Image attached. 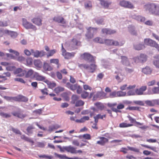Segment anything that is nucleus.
Returning a JSON list of instances; mask_svg holds the SVG:
<instances>
[{"mask_svg":"<svg viewBox=\"0 0 159 159\" xmlns=\"http://www.w3.org/2000/svg\"><path fill=\"white\" fill-rule=\"evenodd\" d=\"M144 8L149 13L159 16V5L153 3H149L144 6Z\"/></svg>","mask_w":159,"mask_h":159,"instance_id":"nucleus-1","label":"nucleus"},{"mask_svg":"<svg viewBox=\"0 0 159 159\" xmlns=\"http://www.w3.org/2000/svg\"><path fill=\"white\" fill-rule=\"evenodd\" d=\"M81 69H84L88 70L89 73H93L97 68V66L94 63L91 64L90 65L85 64H80L78 65Z\"/></svg>","mask_w":159,"mask_h":159,"instance_id":"nucleus-2","label":"nucleus"},{"mask_svg":"<svg viewBox=\"0 0 159 159\" xmlns=\"http://www.w3.org/2000/svg\"><path fill=\"white\" fill-rule=\"evenodd\" d=\"M98 28L89 27L87 29V31L85 34L86 39H92L94 37V34L97 33Z\"/></svg>","mask_w":159,"mask_h":159,"instance_id":"nucleus-3","label":"nucleus"},{"mask_svg":"<svg viewBox=\"0 0 159 159\" xmlns=\"http://www.w3.org/2000/svg\"><path fill=\"white\" fill-rule=\"evenodd\" d=\"M53 20L58 23L61 24V26L64 27H66V21L61 16L57 15L54 16L53 18Z\"/></svg>","mask_w":159,"mask_h":159,"instance_id":"nucleus-4","label":"nucleus"},{"mask_svg":"<svg viewBox=\"0 0 159 159\" xmlns=\"http://www.w3.org/2000/svg\"><path fill=\"white\" fill-rule=\"evenodd\" d=\"M82 59L88 62H94L95 59L93 56L88 53H84L80 55Z\"/></svg>","mask_w":159,"mask_h":159,"instance_id":"nucleus-5","label":"nucleus"},{"mask_svg":"<svg viewBox=\"0 0 159 159\" xmlns=\"http://www.w3.org/2000/svg\"><path fill=\"white\" fill-rule=\"evenodd\" d=\"M22 25L26 29H31L34 30L37 29L36 27L31 23L27 21V20L24 18L22 19Z\"/></svg>","mask_w":159,"mask_h":159,"instance_id":"nucleus-6","label":"nucleus"},{"mask_svg":"<svg viewBox=\"0 0 159 159\" xmlns=\"http://www.w3.org/2000/svg\"><path fill=\"white\" fill-rule=\"evenodd\" d=\"M134 59L135 63H143L147 60V56L144 54H141L139 56L134 57Z\"/></svg>","mask_w":159,"mask_h":159,"instance_id":"nucleus-7","label":"nucleus"},{"mask_svg":"<svg viewBox=\"0 0 159 159\" xmlns=\"http://www.w3.org/2000/svg\"><path fill=\"white\" fill-rule=\"evenodd\" d=\"M104 43L107 46H122L124 44V43L120 44L119 42L117 41L113 40L112 39H106L104 40Z\"/></svg>","mask_w":159,"mask_h":159,"instance_id":"nucleus-8","label":"nucleus"},{"mask_svg":"<svg viewBox=\"0 0 159 159\" xmlns=\"http://www.w3.org/2000/svg\"><path fill=\"white\" fill-rule=\"evenodd\" d=\"M120 5L125 8L133 9L134 8L133 5L131 2L125 0H122L120 2Z\"/></svg>","mask_w":159,"mask_h":159,"instance_id":"nucleus-9","label":"nucleus"},{"mask_svg":"<svg viewBox=\"0 0 159 159\" xmlns=\"http://www.w3.org/2000/svg\"><path fill=\"white\" fill-rule=\"evenodd\" d=\"M44 48L45 50L48 52L46 54L47 57L48 58L52 56L57 52V50L55 49L49 50L50 49L49 47L47 46H45Z\"/></svg>","mask_w":159,"mask_h":159,"instance_id":"nucleus-10","label":"nucleus"},{"mask_svg":"<svg viewBox=\"0 0 159 159\" xmlns=\"http://www.w3.org/2000/svg\"><path fill=\"white\" fill-rule=\"evenodd\" d=\"M70 46L74 49H77V47L81 45V42L75 39H73L71 41Z\"/></svg>","mask_w":159,"mask_h":159,"instance_id":"nucleus-11","label":"nucleus"},{"mask_svg":"<svg viewBox=\"0 0 159 159\" xmlns=\"http://www.w3.org/2000/svg\"><path fill=\"white\" fill-rule=\"evenodd\" d=\"M147 89L146 86H143L139 88L136 89L135 91V93L137 95H142L144 94V92Z\"/></svg>","mask_w":159,"mask_h":159,"instance_id":"nucleus-12","label":"nucleus"},{"mask_svg":"<svg viewBox=\"0 0 159 159\" xmlns=\"http://www.w3.org/2000/svg\"><path fill=\"white\" fill-rule=\"evenodd\" d=\"M11 114L14 116L21 119L24 118L26 116V115L23 114L22 111L20 109L17 111L12 112Z\"/></svg>","mask_w":159,"mask_h":159,"instance_id":"nucleus-13","label":"nucleus"},{"mask_svg":"<svg viewBox=\"0 0 159 159\" xmlns=\"http://www.w3.org/2000/svg\"><path fill=\"white\" fill-rule=\"evenodd\" d=\"M26 73V71L21 68H18L16 69L14 72L15 75H17V76L22 77L24 76Z\"/></svg>","mask_w":159,"mask_h":159,"instance_id":"nucleus-14","label":"nucleus"},{"mask_svg":"<svg viewBox=\"0 0 159 159\" xmlns=\"http://www.w3.org/2000/svg\"><path fill=\"white\" fill-rule=\"evenodd\" d=\"M98 138L100 139V140L97 141L96 143L101 146H104L109 141L108 139L104 137H98Z\"/></svg>","mask_w":159,"mask_h":159,"instance_id":"nucleus-15","label":"nucleus"},{"mask_svg":"<svg viewBox=\"0 0 159 159\" xmlns=\"http://www.w3.org/2000/svg\"><path fill=\"white\" fill-rule=\"evenodd\" d=\"M28 99L26 97L22 95H19L15 97V101L19 102H27L28 101Z\"/></svg>","mask_w":159,"mask_h":159,"instance_id":"nucleus-16","label":"nucleus"},{"mask_svg":"<svg viewBox=\"0 0 159 159\" xmlns=\"http://www.w3.org/2000/svg\"><path fill=\"white\" fill-rule=\"evenodd\" d=\"M102 34L106 35H111L116 32V31L115 30L106 28L102 29Z\"/></svg>","mask_w":159,"mask_h":159,"instance_id":"nucleus-17","label":"nucleus"},{"mask_svg":"<svg viewBox=\"0 0 159 159\" xmlns=\"http://www.w3.org/2000/svg\"><path fill=\"white\" fill-rule=\"evenodd\" d=\"M31 21L34 24L38 26H40L42 25V20L39 17H34L33 18Z\"/></svg>","mask_w":159,"mask_h":159,"instance_id":"nucleus-18","label":"nucleus"},{"mask_svg":"<svg viewBox=\"0 0 159 159\" xmlns=\"http://www.w3.org/2000/svg\"><path fill=\"white\" fill-rule=\"evenodd\" d=\"M122 64L125 66H129L130 65V62L127 57L125 56H121Z\"/></svg>","mask_w":159,"mask_h":159,"instance_id":"nucleus-19","label":"nucleus"},{"mask_svg":"<svg viewBox=\"0 0 159 159\" xmlns=\"http://www.w3.org/2000/svg\"><path fill=\"white\" fill-rule=\"evenodd\" d=\"M78 84H72L69 82H67L66 85V86L72 91L75 90L78 88Z\"/></svg>","mask_w":159,"mask_h":159,"instance_id":"nucleus-20","label":"nucleus"},{"mask_svg":"<svg viewBox=\"0 0 159 159\" xmlns=\"http://www.w3.org/2000/svg\"><path fill=\"white\" fill-rule=\"evenodd\" d=\"M125 107V105L121 103H120L118 105L117 108H112V111L116 113L120 112L121 111L120 110L123 109Z\"/></svg>","mask_w":159,"mask_h":159,"instance_id":"nucleus-21","label":"nucleus"},{"mask_svg":"<svg viewBox=\"0 0 159 159\" xmlns=\"http://www.w3.org/2000/svg\"><path fill=\"white\" fill-rule=\"evenodd\" d=\"M111 3V2L110 1L104 0H102L100 2L101 5L105 8H108Z\"/></svg>","mask_w":159,"mask_h":159,"instance_id":"nucleus-22","label":"nucleus"},{"mask_svg":"<svg viewBox=\"0 0 159 159\" xmlns=\"http://www.w3.org/2000/svg\"><path fill=\"white\" fill-rule=\"evenodd\" d=\"M34 77L36 80L38 81H44L47 79H45V77L40 75L39 73L36 72L34 75Z\"/></svg>","mask_w":159,"mask_h":159,"instance_id":"nucleus-23","label":"nucleus"},{"mask_svg":"<svg viewBox=\"0 0 159 159\" xmlns=\"http://www.w3.org/2000/svg\"><path fill=\"white\" fill-rule=\"evenodd\" d=\"M44 82L46 83L48 85V87L50 89H52L56 86V84L54 82H51L48 80H45Z\"/></svg>","mask_w":159,"mask_h":159,"instance_id":"nucleus-24","label":"nucleus"},{"mask_svg":"<svg viewBox=\"0 0 159 159\" xmlns=\"http://www.w3.org/2000/svg\"><path fill=\"white\" fill-rule=\"evenodd\" d=\"M154 58L155 59L153 61V64L156 68H159V55L155 56Z\"/></svg>","mask_w":159,"mask_h":159,"instance_id":"nucleus-25","label":"nucleus"},{"mask_svg":"<svg viewBox=\"0 0 159 159\" xmlns=\"http://www.w3.org/2000/svg\"><path fill=\"white\" fill-rule=\"evenodd\" d=\"M65 149L68 152H70L71 153H76L75 148L72 146H69L65 148Z\"/></svg>","mask_w":159,"mask_h":159,"instance_id":"nucleus-26","label":"nucleus"},{"mask_svg":"<svg viewBox=\"0 0 159 159\" xmlns=\"http://www.w3.org/2000/svg\"><path fill=\"white\" fill-rule=\"evenodd\" d=\"M43 68L45 71H51L53 70V68L47 63H44Z\"/></svg>","mask_w":159,"mask_h":159,"instance_id":"nucleus-27","label":"nucleus"},{"mask_svg":"<svg viewBox=\"0 0 159 159\" xmlns=\"http://www.w3.org/2000/svg\"><path fill=\"white\" fill-rule=\"evenodd\" d=\"M75 53L74 52H72L71 53L67 52L63 56L65 59H69L71 57H73Z\"/></svg>","mask_w":159,"mask_h":159,"instance_id":"nucleus-28","label":"nucleus"},{"mask_svg":"<svg viewBox=\"0 0 159 159\" xmlns=\"http://www.w3.org/2000/svg\"><path fill=\"white\" fill-rule=\"evenodd\" d=\"M106 117V115L104 114L102 115H101V114H98L96 115V116H94L93 118L94 120V121H96V122L98 121V119H101L103 120V118H105Z\"/></svg>","mask_w":159,"mask_h":159,"instance_id":"nucleus-29","label":"nucleus"},{"mask_svg":"<svg viewBox=\"0 0 159 159\" xmlns=\"http://www.w3.org/2000/svg\"><path fill=\"white\" fill-rule=\"evenodd\" d=\"M94 42L100 44H104V40L100 37H97L93 39Z\"/></svg>","mask_w":159,"mask_h":159,"instance_id":"nucleus-30","label":"nucleus"},{"mask_svg":"<svg viewBox=\"0 0 159 159\" xmlns=\"http://www.w3.org/2000/svg\"><path fill=\"white\" fill-rule=\"evenodd\" d=\"M157 100H147L145 102V103L150 106H155L157 103Z\"/></svg>","mask_w":159,"mask_h":159,"instance_id":"nucleus-31","label":"nucleus"},{"mask_svg":"<svg viewBox=\"0 0 159 159\" xmlns=\"http://www.w3.org/2000/svg\"><path fill=\"white\" fill-rule=\"evenodd\" d=\"M142 72L145 74H150L152 72L151 69L148 66H146L142 69Z\"/></svg>","mask_w":159,"mask_h":159,"instance_id":"nucleus-32","label":"nucleus"},{"mask_svg":"<svg viewBox=\"0 0 159 159\" xmlns=\"http://www.w3.org/2000/svg\"><path fill=\"white\" fill-rule=\"evenodd\" d=\"M84 6L86 9H91L92 7L91 2L89 0L86 1L84 3Z\"/></svg>","mask_w":159,"mask_h":159,"instance_id":"nucleus-33","label":"nucleus"},{"mask_svg":"<svg viewBox=\"0 0 159 159\" xmlns=\"http://www.w3.org/2000/svg\"><path fill=\"white\" fill-rule=\"evenodd\" d=\"M133 125L132 124L127 123L125 122H122L119 124V127L120 128H126L132 126Z\"/></svg>","mask_w":159,"mask_h":159,"instance_id":"nucleus-34","label":"nucleus"},{"mask_svg":"<svg viewBox=\"0 0 159 159\" xmlns=\"http://www.w3.org/2000/svg\"><path fill=\"white\" fill-rule=\"evenodd\" d=\"M50 62L51 64H54L57 65V68H59L60 64L59 63V60L58 59H51L50 60Z\"/></svg>","mask_w":159,"mask_h":159,"instance_id":"nucleus-35","label":"nucleus"},{"mask_svg":"<svg viewBox=\"0 0 159 159\" xmlns=\"http://www.w3.org/2000/svg\"><path fill=\"white\" fill-rule=\"evenodd\" d=\"M95 105L96 106L98 109L101 111L104 109L105 107L103 104L100 102H97L95 104Z\"/></svg>","mask_w":159,"mask_h":159,"instance_id":"nucleus-36","label":"nucleus"},{"mask_svg":"<svg viewBox=\"0 0 159 159\" xmlns=\"http://www.w3.org/2000/svg\"><path fill=\"white\" fill-rule=\"evenodd\" d=\"M129 31L131 34L134 35H137L136 31L135 30L134 27V26L129 25Z\"/></svg>","mask_w":159,"mask_h":159,"instance_id":"nucleus-37","label":"nucleus"},{"mask_svg":"<svg viewBox=\"0 0 159 159\" xmlns=\"http://www.w3.org/2000/svg\"><path fill=\"white\" fill-rule=\"evenodd\" d=\"M141 145L143 147L150 149L154 152H157V148L155 147L150 146L147 145H144L143 144H141Z\"/></svg>","mask_w":159,"mask_h":159,"instance_id":"nucleus-38","label":"nucleus"},{"mask_svg":"<svg viewBox=\"0 0 159 159\" xmlns=\"http://www.w3.org/2000/svg\"><path fill=\"white\" fill-rule=\"evenodd\" d=\"M34 72V71L32 69H30L27 72H26L25 75L26 78H29L32 76Z\"/></svg>","mask_w":159,"mask_h":159,"instance_id":"nucleus-39","label":"nucleus"},{"mask_svg":"<svg viewBox=\"0 0 159 159\" xmlns=\"http://www.w3.org/2000/svg\"><path fill=\"white\" fill-rule=\"evenodd\" d=\"M72 101L71 103L72 104H75L76 101H78V100L79 99L78 96L76 95H73L72 97Z\"/></svg>","mask_w":159,"mask_h":159,"instance_id":"nucleus-40","label":"nucleus"},{"mask_svg":"<svg viewBox=\"0 0 159 159\" xmlns=\"http://www.w3.org/2000/svg\"><path fill=\"white\" fill-rule=\"evenodd\" d=\"M150 46L154 47L156 48L158 51H159V46L156 42L152 40L150 45Z\"/></svg>","mask_w":159,"mask_h":159,"instance_id":"nucleus-41","label":"nucleus"},{"mask_svg":"<svg viewBox=\"0 0 159 159\" xmlns=\"http://www.w3.org/2000/svg\"><path fill=\"white\" fill-rule=\"evenodd\" d=\"M34 65L39 68H41L42 66V62L39 60H35L34 62Z\"/></svg>","mask_w":159,"mask_h":159,"instance_id":"nucleus-42","label":"nucleus"},{"mask_svg":"<svg viewBox=\"0 0 159 159\" xmlns=\"http://www.w3.org/2000/svg\"><path fill=\"white\" fill-rule=\"evenodd\" d=\"M64 90V88L63 87L58 86L56 88L54 89V91L56 93H58L61 92H62Z\"/></svg>","mask_w":159,"mask_h":159,"instance_id":"nucleus-43","label":"nucleus"},{"mask_svg":"<svg viewBox=\"0 0 159 159\" xmlns=\"http://www.w3.org/2000/svg\"><path fill=\"white\" fill-rule=\"evenodd\" d=\"M89 95V93L86 91H84L81 93V96L83 99L86 98Z\"/></svg>","mask_w":159,"mask_h":159,"instance_id":"nucleus-44","label":"nucleus"},{"mask_svg":"<svg viewBox=\"0 0 159 159\" xmlns=\"http://www.w3.org/2000/svg\"><path fill=\"white\" fill-rule=\"evenodd\" d=\"M134 47L135 49L138 50H141L145 47L143 45L141 44L135 45Z\"/></svg>","mask_w":159,"mask_h":159,"instance_id":"nucleus-45","label":"nucleus"},{"mask_svg":"<svg viewBox=\"0 0 159 159\" xmlns=\"http://www.w3.org/2000/svg\"><path fill=\"white\" fill-rule=\"evenodd\" d=\"M84 101L81 100H79L76 101L75 104V106L79 107L84 105Z\"/></svg>","mask_w":159,"mask_h":159,"instance_id":"nucleus-46","label":"nucleus"},{"mask_svg":"<svg viewBox=\"0 0 159 159\" xmlns=\"http://www.w3.org/2000/svg\"><path fill=\"white\" fill-rule=\"evenodd\" d=\"M0 115L2 117L6 118L10 117L11 116V115L10 114L5 113L3 112H0Z\"/></svg>","mask_w":159,"mask_h":159,"instance_id":"nucleus-47","label":"nucleus"},{"mask_svg":"<svg viewBox=\"0 0 159 159\" xmlns=\"http://www.w3.org/2000/svg\"><path fill=\"white\" fill-rule=\"evenodd\" d=\"M126 110H129L130 111L139 110V107H128L126 108Z\"/></svg>","mask_w":159,"mask_h":159,"instance_id":"nucleus-48","label":"nucleus"},{"mask_svg":"<svg viewBox=\"0 0 159 159\" xmlns=\"http://www.w3.org/2000/svg\"><path fill=\"white\" fill-rule=\"evenodd\" d=\"M152 94H158L159 93V87H154L152 89Z\"/></svg>","mask_w":159,"mask_h":159,"instance_id":"nucleus-49","label":"nucleus"},{"mask_svg":"<svg viewBox=\"0 0 159 159\" xmlns=\"http://www.w3.org/2000/svg\"><path fill=\"white\" fill-rule=\"evenodd\" d=\"M126 93L125 92H123L121 91H119L117 92V97H123L126 95Z\"/></svg>","mask_w":159,"mask_h":159,"instance_id":"nucleus-50","label":"nucleus"},{"mask_svg":"<svg viewBox=\"0 0 159 159\" xmlns=\"http://www.w3.org/2000/svg\"><path fill=\"white\" fill-rule=\"evenodd\" d=\"M136 19L139 21L143 22L145 21L146 18L144 17L141 16H138L136 17Z\"/></svg>","mask_w":159,"mask_h":159,"instance_id":"nucleus-51","label":"nucleus"},{"mask_svg":"<svg viewBox=\"0 0 159 159\" xmlns=\"http://www.w3.org/2000/svg\"><path fill=\"white\" fill-rule=\"evenodd\" d=\"M9 21V20L4 21H0V27H5L8 26Z\"/></svg>","mask_w":159,"mask_h":159,"instance_id":"nucleus-52","label":"nucleus"},{"mask_svg":"<svg viewBox=\"0 0 159 159\" xmlns=\"http://www.w3.org/2000/svg\"><path fill=\"white\" fill-rule=\"evenodd\" d=\"M152 40L149 39H146L144 40V43L145 44L150 46Z\"/></svg>","mask_w":159,"mask_h":159,"instance_id":"nucleus-53","label":"nucleus"},{"mask_svg":"<svg viewBox=\"0 0 159 159\" xmlns=\"http://www.w3.org/2000/svg\"><path fill=\"white\" fill-rule=\"evenodd\" d=\"M127 148L129 150L131 151H134L137 152H139V150L138 148L129 146H128Z\"/></svg>","mask_w":159,"mask_h":159,"instance_id":"nucleus-54","label":"nucleus"},{"mask_svg":"<svg viewBox=\"0 0 159 159\" xmlns=\"http://www.w3.org/2000/svg\"><path fill=\"white\" fill-rule=\"evenodd\" d=\"M41 92L43 95H48V90L47 88H44L40 90Z\"/></svg>","mask_w":159,"mask_h":159,"instance_id":"nucleus-55","label":"nucleus"},{"mask_svg":"<svg viewBox=\"0 0 159 159\" xmlns=\"http://www.w3.org/2000/svg\"><path fill=\"white\" fill-rule=\"evenodd\" d=\"M33 60L31 58H28L26 60V65L30 66L32 65V63Z\"/></svg>","mask_w":159,"mask_h":159,"instance_id":"nucleus-56","label":"nucleus"},{"mask_svg":"<svg viewBox=\"0 0 159 159\" xmlns=\"http://www.w3.org/2000/svg\"><path fill=\"white\" fill-rule=\"evenodd\" d=\"M44 143L43 142H38L37 143V145L35 146L36 147L39 148H43L45 146Z\"/></svg>","mask_w":159,"mask_h":159,"instance_id":"nucleus-57","label":"nucleus"},{"mask_svg":"<svg viewBox=\"0 0 159 159\" xmlns=\"http://www.w3.org/2000/svg\"><path fill=\"white\" fill-rule=\"evenodd\" d=\"M14 80L16 81L22 83H25V81L23 79L21 78H15Z\"/></svg>","mask_w":159,"mask_h":159,"instance_id":"nucleus-58","label":"nucleus"},{"mask_svg":"<svg viewBox=\"0 0 159 159\" xmlns=\"http://www.w3.org/2000/svg\"><path fill=\"white\" fill-rule=\"evenodd\" d=\"M4 98L7 100L12 101H15V97H11L8 96H5Z\"/></svg>","mask_w":159,"mask_h":159,"instance_id":"nucleus-59","label":"nucleus"},{"mask_svg":"<svg viewBox=\"0 0 159 159\" xmlns=\"http://www.w3.org/2000/svg\"><path fill=\"white\" fill-rule=\"evenodd\" d=\"M34 129V128L33 126H30L27 127V131L29 134H31L33 133L32 129Z\"/></svg>","mask_w":159,"mask_h":159,"instance_id":"nucleus-60","label":"nucleus"},{"mask_svg":"<svg viewBox=\"0 0 159 159\" xmlns=\"http://www.w3.org/2000/svg\"><path fill=\"white\" fill-rule=\"evenodd\" d=\"M62 96L65 99L66 101H69L70 98L66 93H64L62 94Z\"/></svg>","mask_w":159,"mask_h":159,"instance_id":"nucleus-61","label":"nucleus"},{"mask_svg":"<svg viewBox=\"0 0 159 159\" xmlns=\"http://www.w3.org/2000/svg\"><path fill=\"white\" fill-rule=\"evenodd\" d=\"M127 117L128 118L129 120L130 121V124H133L136 121V120L131 117L130 115L128 116Z\"/></svg>","mask_w":159,"mask_h":159,"instance_id":"nucleus-62","label":"nucleus"},{"mask_svg":"<svg viewBox=\"0 0 159 159\" xmlns=\"http://www.w3.org/2000/svg\"><path fill=\"white\" fill-rule=\"evenodd\" d=\"M11 130L13 132L16 134H19L20 135L21 134V133L20 131L17 129H15L14 128H11Z\"/></svg>","mask_w":159,"mask_h":159,"instance_id":"nucleus-63","label":"nucleus"},{"mask_svg":"<svg viewBox=\"0 0 159 159\" xmlns=\"http://www.w3.org/2000/svg\"><path fill=\"white\" fill-rule=\"evenodd\" d=\"M109 96L111 98L117 97V92L114 91L111 92L110 93Z\"/></svg>","mask_w":159,"mask_h":159,"instance_id":"nucleus-64","label":"nucleus"}]
</instances>
